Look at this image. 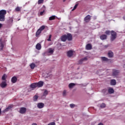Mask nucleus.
I'll use <instances>...</instances> for the list:
<instances>
[{
	"label": "nucleus",
	"instance_id": "1",
	"mask_svg": "<svg viewBox=\"0 0 125 125\" xmlns=\"http://www.w3.org/2000/svg\"><path fill=\"white\" fill-rule=\"evenodd\" d=\"M61 40L62 42H66V41L68 40V41H72V36L71 34H68L67 35H62L61 37Z\"/></svg>",
	"mask_w": 125,
	"mask_h": 125
},
{
	"label": "nucleus",
	"instance_id": "2",
	"mask_svg": "<svg viewBox=\"0 0 125 125\" xmlns=\"http://www.w3.org/2000/svg\"><path fill=\"white\" fill-rule=\"evenodd\" d=\"M5 15H6V10H0V21L1 22H4V21H5Z\"/></svg>",
	"mask_w": 125,
	"mask_h": 125
},
{
	"label": "nucleus",
	"instance_id": "3",
	"mask_svg": "<svg viewBox=\"0 0 125 125\" xmlns=\"http://www.w3.org/2000/svg\"><path fill=\"white\" fill-rule=\"evenodd\" d=\"M117 39V33H116L114 31H111V37H110V41L111 42H113L115 41Z\"/></svg>",
	"mask_w": 125,
	"mask_h": 125
},
{
	"label": "nucleus",
	"instance_id": "4",
	"mask_svg": "<svg viewBox=\"0 0 125 125\" xmlns=\"http://www.w3.org/2000/svg\"><path fill=\"white\" fill-rule=\"evenodd\" d=\"M119 74H120V70L115 69H112V77H114L115 78H116V77H118V76H119Z\"/></svg>",
	"mask_w": 125,
	"mask_h": 125
},
{
	"label": "nucleus",
	"instance_id": "5",
	"mask_svg": "<svg viewBox=\"0 0 125 125\" xmlns=\"http://www.w3.org/2000/svg\"><path fill=\"white\" fill-rule=\"evenodd\" d=\"M12 108H13V105H9L2 112L3 113H6L9 111H11Z\"/></svg>",
	"mask_w": 125,
	"mask_h": 125
},
{
	"label": "nucleus",
	"instance_id": "6",
	"mask_svg": "<svg viewBox=\"0 0 125 125\" xmlns=\"http://www.w3.org/2000/svg\"><path fill=\"white\" fill-rule=\"evenodd\" d=\"M26 111H27V108H26V107H21L20 108L19 113H20V114H25Z\"/></svg>",
	"mask_w": 125,
	"mask_h": 125
},
{
	"label": "nucleus",
	"instance_id": "7",
	"mask_svg": "<svg viewBox=\"0 0 125 125\" xmlns=\"http://www.w3.org/2000/svg\"><path fill=\"white\" fill-rule=\"evenodd\" d=\"M54 52V49L50 48L48 49V50L47 51V54L48 56L52 55V54H53Z\"/></svg>",
	"mask_w": 125,
	"mask_h": 125
},
{
	"label": "nucleus",
	"instance_id": "8",
	"mask_svg": "<svg viewBox=\"0 0 125 125\" xmlns=\"http://www.w3.org/2000/svg\"><path fill=\"white\" fill-rule=\"evenodd\" d=\"M6 85H7V84L6 83V82L5 81H2L1 83L0 84V86L2 88H4L6 87Z\"/></svg>",
	"mask_w": 125,
	"mask_h": 125
},
{
	"label": "nucleus",
	"instance_id": "9",
	"mask_svg": "<svg viewBox=\"0 0 125 125\" xmlns=\"http://www.w3.org/2000/svg\"><path fill=\"white\" fill-rule=\"evenodd\" d=\"M37 107L39 109H42L44 107V104L43 103H39L37 104Z\"/></svg>",
	"mask_w": 125,
	"mask_h": 125
},
{
	"label": "nucleus",
	"instance_id": "10",
	"mask_svg": "<svg viewBox=\"0 0 125 125\" xmlns=\"http://www.w3.org/2000/svg\"><path fill=\"white\" fill-rule=\"evenodd\" d=\"M74 51L72 50H69L67 53V55L68 57H72L74 55Z\"/></svg>",
	"mask_w": 125,
	"mask_h": 125
},
{
	"label": "nucleus",
	"instance_id": "11",
	"mask_svg": "<svg viewBox=\"0 0 125 125\" xmlns=\"http://www.w3.org/2000/svg\"><path fill=\"white\" fill-rule=\"evenodd\" d=\"M37 87H42L43 86V82L40 81L38 83H36Z\"/></svg>",
	"mask_w": 125,
	"mask_h": 125
},
{
	"label": "nucleus",
	"instance_id": "12",
	"mask_svg": "<svg viewBox=\"0 0 125 125\" xmlns=\"http://www.w3.org/2000/svg\"><path fill=\"white\" fill-rule=\"evenodd\" d=\"M17 77H16V76H14L11 78V82L13 83H16V82H17Z\"/></svg>",
	"mask_w": 125,
	"mask_h": 125
},
{
	"label": "nucleus",
	"instance_id": "13",
	"mask_svg": "<svg viewBox=\"0 0 125 125\" xmlns=\"http://www.w3.org/2000/svg\"><path fill=\"white\" fill-rule=\"evenodd\" d=\"M91 17L90 15H88L85 18H84V21L85 22H89L90 21Z\"/></svg>",
	"mask_w": 125,
	"mask_h": 125
},
{
	"label": "nucleus",
	"instance_id": "14",
	"mask_svg": "<svg viewBox=\"0 0 125 125\" xmlns=\"http://www.w3.org/2000/svg\"><path fill=\"white\" fill-rule=\"evenodd\" d=\"M85 48L87 50H90L92 48V46L90 44H87L85 46Z\"/></svg>",
	"mask_w": 125,
	"mask_h": 125
},
{
	"label": "nucleus",
	"instance_id": "15",
	"mask_svg": "<svg viewBox=\"0 0 125 125\" xmlns=\"http://www.w3.org/2000/svg\"><path fill=\"white\" fill-rule=\"evenodd\" d=\"M111 85H116L117 84V82H116V80L112 79L110 81Z\"/></svg>",
	"mask_w": 125,
	"mask_h": 125
},
{
	"label": "nucleus",
	"instance_id": "16",
	"mask_svg": "<svg viewBox=\"0 0 125 125\" xmlns=\"http://www.w3.org/2000/svg\"><path fill=\"white\" fill-rule=\"evenodd\" d=\"M36 48L38 50H41V49H42V45H41V44L39 43H37L36 45Z\"/></svg>",
	"mask_w": 125,
	"mask_h": 125
},
{
	"label": "nucleus",
	"instance_id": "17",
	"mask_svg": "<svg viewBox=\"0 0 125 125\" xmlns=\"http://www.w3.org/2000/svg\"><path fill=\"white\" fill-rule=\"evenodd\" d=\"M100 39L102 41H104V40H107V35H102L100 36Z\"/></svg>",
	"mask_w": 125,
	"mask_h": 125
},
{
	"label": "nucleus",
	"instance_id": "18",
	"mask_svg": "<svg viewBox=\"0 0 125 125\" xmlns=\"http://www.w3.org/2000/svg\"><path fill=\"white\" fill-rule=\"evenodd\" d=\"M108 57L110 58H112L113 56H114V53L112 52L111 51H109L108 53Z\"/></svg>",
	"mask_w": 125,
	"mask_h": 125
},
{
	"label": "nucleus",
	"instance_id": "19",
	"mask_svg": "<svg viewBox=\"0 0 125 125\" xmlns=\"http://www.w3.org/2000/svg\"><path fill=\"white\" fill-rule=\"evenodd\" d=\"M108 93H109V94H112V93H114V92H115V91L114 90L113 88H110L108 89Z\"/></svg>",
	"mask_w": 125,
	"mask_h": 125
},
{
	"label": "nucleus",
	"instance_id": "20",
	"mask_svg": "<svg viewBox=\"0 0 125 125\" xmlns=\"http://www.w3.org/2000/svg\"><path fill=\"white\" fill-rule=\"evenodd\" d=\"M30 87L31 88H36V87H38V86L37 85V83H32L31 85H30Z\"/></svg>",
	"mask_w": 125,
	"mask_h": 125
},
{
	"label": "nucleus",
	"instance_id": "21",
	"mask_svg": "<svg viewBox=\"0 0 125 125\" xmlns=\"http://www.w3.org/2000/svg\"><path fill=\"white\" fill-rule=\"evenodd\" d=\"M87 59H88L87 57H85L84 58H83L81 59L80 60V62H85V61H87Z\"/></svg>",
	"mask_w": 125,
	"mask_h": 125
},
{
	"label": "nucleus",
	"instance_id": "22",
	"mask_svg": "<svg viewBox=\"0 0 125 125\" xmlns=\"http://www.w3.org/2000/svg\"><path fill=\"white\" fill-rule=\"evenodd\" d=\"M2 39H0V46L1 47V48L0 49L1 50H2V48H3V47H4V44L2 43V42H1Z\"/></svg>",
	"mask_w": 125,
	"mask_h": 125
},
{
	"label": "nucleus",
	"instance_id": "23",
	"mask_svg": "<svg viewBox=\"0 0 125 125\" xmlns=\"http://www.w3.org/2000/svg\"><path fill=\"white\" fill-rule=\"evenodd\" d=\"M75 85H76V84H75L74 83H70L69 84L68 87L70 88H73V87H74V86H75Z\"/></svg>",
	"mask_w": 125,
	"mask_h": 125
},
{
	"label": "nucleus",
	"instance_id": "24",
	"mask_svg": "<svg viewBox=\"0 0 125 125\" xmlns=\"http://www.w3.org/2000/svg\"><path fill=\"white\" fill-rule=\"evenodd\" d=\"M41 33H42V31H41L40 29H38L36 33V37H39Z\"/></svg>",
	"mask_w": 125,
	"mask_h": 125
},
{
	"label": "nucleus",
	"instance_id": "25",
	"mask_svg": "<svg viewBox=\"0 0 125 125\" xmlns=\"http://www.w3.org/2000/svg\"><path fill=\"white\" fill-rule=\"evenodd\" d=\"M38 98H39V96H38V95H35V96L33 97V101H34L35 102H36V101H37Z\"/></svg>",
	"mask_w": 125,
	"mask_h": 125
},
{
	"label": "nucleus",
	"instance_id": "26",
	"mask_svg": "<svg viewBox=\"0 0 125 125\" xmlns=\"http://www.w3.org/2000/svg\"><path fill=\"white\" fill-rule=\"evenodd\" d=\"M30 67L31 69H35V67H36V64H35V63H32L30 64Z\"/></svg>",
	"mask_w": 125,
	"mask_h": 125
},
{
	"label": "nucleus",
	"instance_id": "27",
	"mask_svg": "<svg viewBox=\"0 0 125 125\" xmlns=\"http://www.w3.org/2000/svg\"><path fill=\"white\" fill-rule=\"evenodd\" d=\"M6 77H7V76H6V75L5 74H3V75L2 76V77L1 78L2 81H5V80H6Z\"/></svg>",
	"mask_w": 125,
	"mask_h": 125
},
{
	"label": "nucleus",
	"instance_id": "28",
	"mask_svg": "<svg viewBox=\"0 0 125 125\" xmlns=\"http://www.w3.org/2000/svg\"><path fill=\"white\" fill-rule=\"evenodd\" d=\"M47 94H48V91H47V90H45L43 93V96H46Z\"/></svg>",
	"mask_w": 125,
	"mask_h": 125
},
{
	"label": "nucleus",
	"instance_id": "29",
	"mask_svg": "<svg viewBox=\"0 0 125 125\" xmlns=\"http://www.w3.org/2000/svg\"><path fill=\"white\" fill-rule=\"evenodd\" d=\"M44 29H45V26L44 25H42L40 27L39 30H40L42 32V31H43V30H44Z\"/></svg>",
	"mask_w": 125,
	"mask_h": 125
},
{
	"label": "nucleus",
	"instance_id": "30",
	"mask_svg": "<svg viewBox=\"0 0 125 125\" xmlns=\"http://www.w3.org/2000/svg\"><path fill=\"white\" fill-rule=\"evenodd\" d=\"M101 59L102 61H108V58L105 57H102Z\"/></svg>",
	"mask_w": 125,
	"mask_h": 125
},
{
	"label": "nucleus",
	"instance_id": "31",
	"mask_svg": "<svg viewBox=\"0 0 125 125\" xmlns=\"http://www.w3.org/2000/svg\"><path fill=\"white\" fill-rule=\"evenodd\" d=\"M54 19H55V16H52L49 18V20L50 21H51V20H54Z\"/></svg>",
	"mask_w": 125,
	"mask_h": 125
},
{
	"label": "nucleus",
	"instance_id": "32",
	"mask_svg": "<svg viewBox=\"0 0 125 125\" xmlns=\"http://www.w3.org/2000/svg\"><path fill=\"white\" fill-rule=\"evenodd\" d=\"M42 3H43V0H39L38 4H42Z\"/></svg>",
	"mask_w": 125,
	"mask_h": 125
},
{
	"label": "nucleus",
	"instance_id": "33",
	"mask_svg": "<svg viewBox=\"0 0 125 125\" xmlns=\"http://www.w3.org/2000/svg\"><path fill=\"white\" fill-rule=\"evenodd\" d=\"M101 108H105L106 107V104L104 103H103L100 105Z\"/></svg>",
	"mask_w": 125,
	"mask_h": 125
},
{
	"label": "nucleus",
	"instance_id": "34",
	"mask_svg": "<svg viewBox=\"0 0 125 125\" xmlns=\"http://www.w3.org/2000/svg\"><path fill=\"white\" fill-rule=\"evenodd\" d=\"M66 93H67V92L66 91V90H64L62 92V95L63 96H66Z\"/></svg>",
	"mask_w": 125,
	"mask_h": 125
},
{
	"label": "nucleus",
	"instance_id": "35",
	"mask_svg": "<svg viewBox=\"0 0 125 125\" xmlns=\"http://www.w3.org/2000/svg\"><path fill=\"white\" fill-rule=\"evenodd\" d=\"M77 7H78V4H75L74 8L72 9V11H74V10H75V9H76Z\"/></svg>",
	"mask_w": 125,
	"mask_h": 125
},
{
	"label": "nucleus",
	"instance_id": "36",
	"mask_svg": "<svg viewBox=\"0 0 125 125\" xmlns=\"http://www.w3.org/2000/svg\"><path fill=\"white\" fill-rule=\"evenodd\" d=\"M69 106H70V108H75V104H70L69 105Z\"/></svg>",
	"mask_w": 125,
	"mask_h": 125
},
{
	"label": "nucleus",
	"instance_id": "37",
	"mask_svg": "<svg viewBox=\"0 0 125 125\" xmlns=\"http://www.w3.org/2000/svg\"><path fill=\"white\" fill-rule=\"evenodd\" d=\"M51 35L49 36V38L47 39L48 42H51Z\"/></svg>",
	"mask_w": 125,
	"mask_h": 125
},
{
	"label": "nucleus",
	"instance_id": "38",
	"mask_svg": "<svg viewBox=\"0 0 125 125\" xmlns=\"http://www.w3.org/2000/svg\"><path fill=\"white\" fill-rule=\"evenodd\" d=\"M105 33L106 34V35H110L111 32H110L109 30H106V31H105Z\"/></svg>",
	"mask_w": 125,
	"mask_h": 125
},
{
	"label": "nucleus",
	"instance_id": "39",
	"mask_svg": "<svg viewBox=\"0 0 125 125\" xmlns=\"http://www.w3.org/2000/svg\"><path fill=\"white\" fill-rule=\"evenodd\" d=\"M103 92L104 93V95H106V94H107V90H106L104 89L103 90Z\"/></svg>",
	"mask_w": 125,
	"mask_h": 125
},
{
	"label": "nucleus",
	"instance_id": "40",
	"mask_svg": "<svg viewBox=\"0 0 125 125\" xmlns=\"http://www.w3.org/2000/svg\"><path fill=\"white\" fill-rule=\"evenodd\" d=\"M21 9V8L19 7H17V8H16L15 10L16 11H20V10Z\"/></svg>",
	"mask_w": 125,
	"mask_h": 125
},
{
	"label": "nucleus",
	"instance_id": "41",
	"mask_svg": "<svg viewBox=\"0 0 125 125\" xmlns=\"http://www.w3.org/2000/svg\"><path fill=\"white\" fill-rule=\"evenodd\" d=\"M43 56H45L46 55H47V52H45L42 53Z\"/></svg>",
	"mask_w": 125,
	"mask_h": 125
},
{
	"label": "nucleus",
	"instance_id": "42",
	"mask_svg": "<svg viewBox=\"0 0 125 125\" xmlns=\"http://www.w3.org/2000/svg\"><path fill=\"white\" fill-rule=\"evenodd\" d=\"M48 125H55V123L51 122V123L48 124Z\"/></svg>",
	"mask_w": 125,
	"mask_h": 125
},
{
	"label": "nucleus",
	"instance_id": "43",
	"mask_svg": "<svg viewBox=\"0 0 125 125\" xmlns=\"http://www.w3.org/2000/svg\"><path fill=\"white\" fill-rule=\"evenodd\" d=\"M44 12V11H43L42 12H40V15L42 16L43 15V13Z\"/></svg>",
	"mask_w": 125,
	"mask_h": 125
},
{
	"label": "nucleus",
	"instance_id": "44",
	"mask_svg": "<svg viewBox=\"0 0 125 125\" xmlns=\"http://www.w3.org/2000/svg\"><path fill=\"white\" fill-rule=\"evenodd\" d=\"M98 125H104L102 123H100Z\"/></svg>",
	"mask_w": 125,
	"mask_h": 125
},
{
	"label": "nucleus",
	"instance_id": "45",
	"mask_svg": "<svg viewBox=\"0 0 125 125\" xmlns=\"http://www.w3.org/2000/svg\"><path fill=\"white\" fill-rule=\"evenodd\" d=\"M2 27V24L0 23V29Z\"/></svg>",
	"mask_w": 125,
	"mask_h": 125
},
{
	"label": "nucleus",
	"instance_id": "46",
	"mask_svg": "<svg viewBox=\"0 0 125 125\" xmlns=\"http://www.w3.org/2000/svg\"><path fill=\"white\" fill-rule=\"evenodd\" d=\"M32 125H38L37 124H36V123H33L32 124Z\"/></svg>",
	"mask_w": 125,
	"mask_h": 125
},
{
	"label": "nucleus",
	"instance_id": "47",
	"mask_svg": "<svg viewBox=\"0 0 125 125\" xmlns=\"http://www.w3.org/2000/svg\"><path fill=\"white\" fill-rule=\"evenodd\" d=\"M1 113V109L0 108V115Z\"/></svg>",
	"mask_w": 125,
	"mask_h": 125
},
{
	"label": "nucleus",
	"instance_id": "48",
	"mask_svg": "<svg viewBox=\"0 0 125 125\" xmlns=\"http://www.w3.org/2000/svg\"><path fill=\"white\" fill-rule=\"evenodd\" d=\"M105 47H108V45H105Z\"/></svg>",
	"mask_w": 125,
	"mask_h": 125
},
{
	"label": "nucleus",
	"instance_id": "49",
	"mask_svg": "<svg viewBox=\"0 0 125 125\" xmlns=\"http://www.w3.org/2000/svg\"><path fill=\"white\" fill-rule=\"evenodd\" d=\"M78 79H82V77H81L80 78H78Z\"/></svg>",
	"mask_w": 125,
	"mask_h": 125
},
{
	"label": "nucleus",
	"instance_id": "50",
	"mask_svg": "<svg viewBox=\"0 0 125 125\" xmlns=\"http://www.w3.org/2000/svg\"><path fill=\"white\" fill-rule=\"evenodd\" d=\"M63 1H65V0H63Z\"/></svg>",
	"mask_w": 125,
	"mask_h": 125
},
{
	"label": "nucleus",
	"instance_id": "51",
	"mask_svg": "<svg viewBox=\"0 0 125 125\" xmlns=\"http://www.w3.org/2000/svg\"><path fill=\"white\" fill-rule=\"evenodd\" d=\"M77 69H78V70H79V68H78Z\"/></svg>",
	"mask_w": 125,
	"mask_h": 125
}]
</instances>
